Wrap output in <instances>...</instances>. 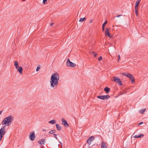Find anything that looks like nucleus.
Returning a JSON list of instances; mask_svg holds the SVG:
<instances>
[{
  "label": "nucleus",
  "mask_w": 148,
  "mask_h": 148,
  "mask_svg": "<svg viewBox=\"0 0 148 148\" xmlns=\"http://www.w3.org/2000/svg\"><path fill=\"white\" fill-rule=\"evenodd\" d=\"M60 77L59 74L54 73L51 76L50 80V86L54 89H56L58 86Z\"/></svg>",
  "instance_id": "1"
},
{
  "label": "nucleus",
  "mask_w": 148,
  "mask_h": 148,
  "mask_svg": "<svg viewBox=\"0 0 148 148\" xmlns=\"http://www.w3.org/2000/svg\"><path fill=\"white\" fill-rule=\"evenodd\" d=\"M14 117L12 115H10L4 118L2 122L3 125H5L6 126H9L12 122Z\"/></svg>",
  "instance_id": "2"
},
{
  "label": "nucleus",
  "mask_w": 148,
  "mask_h": 148,
  "mask_svg": "<svg viewBox=\"0 0 148 148\" xmlns=\"http://www.w3.org/2000/svg\"><path fill=\"white\" fill-rule=\"evenodd\" d=\"M5 126H3L0 129V141L1 140L3 136V135H4L5 133Z\"/></svg>",
  "instance_id": "3"
},
{
  "label": "nucleus",
  "mask_w": 148,
  "mask_h": 148,
  "mask_svg": "<svg viewBox=\"0 0 148 148\" xmlns=\"http://www.w3.org/2000/svg\"><path fill=\"white\" fill-rule=\"evenodd\" d=\"M66 64L68 66L71 67H74L76 66L75 64L71 62L69 58L67 60Z\"/></svg>",
  "instance_id": "4"
},
{
  "label": "nucleus",
  "mask_w": 148,
  "mask_h": 148,
  "mask_svg": "<svg viewBox=\"0 0 148 148\" xmlns=\"http://www.w3.org/2000/svg\"><path fill=\"white\" fill-rule=\"evenodd\" d=\"M113 81L116 82L120 85H122V82L121 79L117 77H113Z\"/></svg>",
  "instance_id": "5"
},
{
  "label": "nucleus",
  "mask_w": 148,
  "mask_h": 148,
  "mask_svg": "<svg viewBox=\"0 0 148 148\" xmlns=\"http://www.w3.org/2000/svg\"><path fill=\"white\" fill-rule=\"evenodd\" d=\"M97 97L100 99L105 100L109 99L110 98V96L109 95H99L97 96Z\"/></svg>",
  "instance_id": "6"
},
{
  "label": "nucleus",
  "mask_w": 148,
  "mask_h": 148,
  "mask_svg": "<svg viewBox=\"0 0 148 148\" xmlns=\"http://www.w3.org/2000/svg\"><path fill=\"white\" fill-rule=\"evenodd\" d=\"M29 137L30 140L32 141H33L36 138L34 132L30 133L29 135Z\"/></svg>",
  "instance_id": "7"
},
{
  "label": "nucleus",
  "mask_w": 148,
  "mask_h": 148,
  "mask_svg": "<svg viewBox=\"0 0 148 148\" xmlns=\"http://www.w3.org/2000/svg\"><path fill=\"white\" fill-rule=\"evenodd\" d=\"M95 138L94 137L92 136H91L89 137L88 139L87 140V143L89 145H90L91 143V142L93 141Z\"/></svg>",
  "instance_id": "8"
},
{
  "label": "nucleus",
  "mask_w": 148,
  "mask_h": 148,
  "mask_svg": "<svg viewBox=\"0 0 148 148\" xmlns=\"http://www.w3.org/2000/svg\"><path fill=\"white\" fill-rule=\"evenodd\" d=\"M62 124L66 127H69V125L67 123L66 121L63 118H62L61 120Z\"/></svg>",
  "instance_id": "9"
},
{
  "label": "nucleus",
  "mask_w": 148,
  "mask_h": 148,
  "mask_svg": "<svg viewBox=\"0 0 148 148\" xmlns=\"http://www.w3.org/2000/svg\"><path fill=\"white\" fill-rule=\"evenodd\" d=\"M105 35H106L108 36L110 38H111L112 37V36H110V34L109 32V29L108 28H106V30L105 31Z\"/></svg>",
  "instance_id": "10"
},
{
  "label": "nucleus",
  "mask_w": 148,
  "mask_h": 148,
  "mask_svg": "<svg viewBox=\"0 0 148 148\" xmlns=\"http://www.w3.org/2000/svg\"><path fill=\"white\" fill-rule=\"evenodd\" d=\"M128 77L130 78V80L131 81V82L132 83L134 82V78L132 75L130 74V75H129V77Z\"/></svg>",
  "instance_id": "11"
},
{
  "label": "nucleus",
  "mask_w": 148,
  "mask_h": 148,
  "mask_svg": "<svg viewBox=\"0 0 148 148\" xmlns=\"http://www.w3.org/2000/svg\"><path fill=\"white\" fill-rule=\"evenodd\" d=\"M101 148H107V145L104 142H102L101 145Z\"/></svg>",
  "instance_id": "12"
},
{
  "label": "nucleus",
  "mask_w": 148,
  "mask_h": 148,
  "mask_svg": "<svg viewBox=\"0 0 148 148\" xmlns=\"http://www.w3.org/2000/svg\"><path fill=\"white\" fill-rule=\"evenodd\" d=\"M38 143L41 145H43L44 144L45 142V139H42L40 140H39L38 141Z\"/></svg>",
  "instance_id": "13"
},
{
  "label": "nucleus",
  "mask_w": 148,
  "mask_h": 148,
  "mask_svg": "<svg viewBox=\"0 0 148 148\" xmlns=\"http://www.w3.org/2000/svg\"><path fill=\"white\" fill-rule=\"evenodd\" d=\"M144 135L143 134H140V135H135L134 136V137L135 138H139L141 137H143L144 136Z\"/></svg>",
  "instance_id": "14"
},
{
  "label": "nucleus",
  "mask_w": 148,
  "mask_h": 148,
  "mask_svg": "<svg viewBox=\"0 0 148 148\" xmlns=\"http://www.w3.org/2000/svg\"><path fill=\"white\" fill-rule=\"evenodd\" d=\"M17 71L19 72V73L21 74L23 73V68L22 67L20 66L18 67V68L17 69Z\"/></svg>",
  "instance_id": "15"
},
{
  "label": "nucleus",
  "mask_w": 148,
  "mask_h": 148,
  "mask_svg": "<svg viewBox=\"0 0 148 148\" xmlns=\"http://www.w3.org/2000/svg\"><path fill=\"white\" fill-rule=\"evenodd\" d=\"M14 65L16 69H17L19 67V65L18 62L17 61H14Z\"/></svg>",
  "instance_id": "16"
},
{
  "label": "nucleus",
  "mask_w": 148,
  "mask_h": 148,
  "mask_svg": "<svg viewBox=\"0 0 148 148\" xmlns=\"http://www.w3.org/2000/svg\"><path fill=\"white\" fill-rule=\"evenodd\" d=\"M56 127L57 130L58 131H60L61 129V127L58 124H56Z\"/></svg>",
  "instance_id": "17"
},
{
  "label": "nucleus",
  "mask_w": 148,
  "mask_h": 148,
  "mask_svg": "<svg viewBox=\"0 0 148 148\" xmlns=\"http://www.w3.org/2000/svg\"><path fill=\"white\" fill-rule=\"evenodd\" d=\"M104 90L107 93H108L110 90V88L108 87H106L104 88Z\"/></svg>",
  "instance_id": "18"
},
{
  "label": "nucleus",
  "mask_w": 148,
  "mask_h": 148,
  "mask_svg": "<svg viewBox=\"0 0 148 148\" xmlns=\"http://www.w3.org/2000/svg\"><path fill=\"white\" fill-rule=\"evenodd\" d=\"M56 121L55 120L53 119L52 120L50 121H49V123H51L52 124H55L56 123Z\"/></svg>",
  "instance_id": "19"
},
{
  "label": "nucleus",
  "mask_w": 148,
  "mask_h": 148,
  "mask_svg": "<svg viewBox=\"0 0 148 148\" xmlns=\"http://www.w3.org/2000/svg\"><path fill=\"white\" fill-rule=\"evenodd\" d=\"M130 74L129 73H121V74L125 76H126L127 77H129V75H130Z\"/></svg>",
  "instance_id": "20"
},
{
  "label": "nucleus",
  "mask_w": 148,
  "mask_h": 148,
  "mask_svg": "<svg viewBox=\"0 0 148 148\" xmlns=\"http://www.w3.org/2000/svg\"><path fill=\"white\" fill-rule=\"evenodd\" d=\"M86 19V18L84 17V18H80V19L79 21L80 22H82L84 20Z\"/></svg>",
  "instance_id": "21"
},
{
  "label": "nucleus",
  "mask_w": 148,
  "mask_h": 148,
  "mask_svg": "<svg viewBox=\"0 0 148 148\" xmlns=\"http://www.w3.org/2000/svg\"><path fill=\"white\" fill-rule=\"evenodd\" d=\"M56 132V130H52L50 131L49 132V133L51 134H52L54 133H55Z\"/></svg>",
  "instance_id": "22"
},
{
  "label": "nucleus",
  "mask_w": 148,
  "mask_h": 148,
  "mask_svg": "<svg viewBox=\"0 0 148 148\" xmlns=\"http://www.w3.org/2000/svg\"><path fill=\"white\" fill-rule=\"evenodd\" d=\"M146 110V109H142L140 111V112L141 113L143 114L144 112Z\"/></svg>",
  "instance_id": "23"
},
{
  "label": "nucleus",
  "mask_w": 148,
  "mask_h": 148,
  "mask_svg": "<svg viewBox=\"0 0 148 148\" xmlns=\"http://www.w3.org/2000/svg\"><path fill=\"white\" fill-rule=\"evenodd\" d=\"M140 0H137L136 1V5H139L140 3Z\"/></svg>",
  "instance_id": "24"
},
{
  "label": "nucleus",
  "mask_w": 148,
  "mask_h": 148,
  "mask_svg": "<svg viewBox=\"0 0 148 148\" xmlns=\"http://www.w3.org/2000/svg\"><path fill=\"white\" fill-rule=\"evenodd\" d=\"M135 10L136 15V16H137L138 15V9H135Z\"/></svg>",
  "instance_id": "25"
},
{
  "label": "nucleus",
  "mask_w": 148,
  "mask_h": 148,
  "mask_svg": "<svg viewBox=\"0 0 148 148\" xmlns=\"http://www.w3.org/2000/svg\"><path fill=\"white\" fill-rule=\"evenodd\" d=\"M107 23V21H106L103 23V25H102V26H103V27L104 26V27H105V25Z\"/></svg>",
  "instance_id": "26"
},
{
  "label": "nucleus",
  "mask_w": 148,
  "mask_h": 148,
  "mask_svg": "<svg viewBox=\"0 0 148 148\" xmlns=\"http://www.w3.org/2000/svg\"><path fill=\"white\" fill-rule=\"evenodd\" d=\"M92 53L93 55L95 57L96 56V55H97V54L95 52H94L93 51H92Z\"/></svg>",
  "instance_id": "27"
},
{
  "label": "nucleus",
  "mask_w": 148,
  "mask_h": 148,
  "mask_svg": "<svg viewBox=\"0 0 148 148\" xmlns=\"http://www.w3.org/2000/svg\"><path fill=\"white\" fill-rule=\"evenodd\" d=\"M54 137L56 138V140H58V138L57 137V134H53Z\"/></svg>",
  "instance_id": "28"
},
{
  "label": "nucleus",
  "mask_w": 148,
  "mask_h": 148,
  "mask_svg": "<svg viewBox=\"0 0 148 148\" xmlns=\"http://www.w3.org/2000/svg\"><path fill=\"white\" fill-rule=\"evenodd\" d=\"M138 5H136L135 8L134 9H138Z\"/></svg>",
  "instance_id": "29"
},
{
  "label": "nucleus",
  "mask_w": 148,
  "mask_h": 148,
  "mask_svg": "<svg viewBox=\"0 0 148 148\" xmlns=\"http://www.w3.org/2000/svg\"><path fill=\"white\" fill-rule=\"evenodd\" d=\"M102 59V57L101 56H100L98 58V60L99 61L101 60Z\"/></svg>",
  "instance_id": "30"
},
{
  "label": "nucleus",
  "mask_w": 148,
  "mask_h": 148,
  "mask_svg": "<svg viewBox=\"0 0 148 148\" xmlns=\"http://www.w3.org/2000/svg\"><path fill=\"white\" fill-rule=\"evenodd\" d=\"M47 0H43V3L44 4H45L46 3H47Z\"/></svg>",
  "instance_id": "31"
},
{
  "label": "nucleus",
  "mask_w": 148,
  "mask_h": 148,
  "mask_svg": "<svg viewBox=\"0 0 148 148\" xmlns=\"http://www.w3.org/2000/svg\"><path fill=\"white\" fill-rule=\"evenodd\" d=\"M40 67L38 66L36 69V71H38L40 69Z\"/></svg>",
  "instance_id": "32"
},
{
  "label": "nucleus",
  "mask_w": 148,
  "mask_h": 148,
  "mask_svg": "<svg viewBox=\"0 0 148 148\" xmlns=\"http://www.w3.org/2000/svg\"><path fill=\"white\" fill-rule=\"evenodd\" d=\"M143 123V122H140V123H139L138 124V125H140L142 124Z\"/></svg>",
  "instance_id": "33"
},
{
  "label": "nucleus",
  "mask_w": 148,
  "mask_h": 148,
  "mask_svg": "<svg viewBox=\"0 0 148 148\" xmlns=\"http://www.w3.org/2000/svg\"><path fill=\"white\" fill-rule=\"evenodd\" d=\"M121 16H122V15L120 14V15H118L116 16V17H119Z\"/></svg>",
  "instance_id": "34"
},
{
  "label": "nucleus",
  "mask_w": 148,
  "mask_h": 148,
  "mask_svg": "<svg viewBox=\"0 0 148 148\" xmlns=\"http://www.w3.org/2000/svg\"><path fill=\"white\" fill-rule=\"evenodd\" d=\"M120 59V56L119 55L118 56V61H119V59Z\"/></svg>",
  "instance_id": "35"
},
{
  "label": "nucleus",
  "mask_w": 148,
  "mask_h": 148,
  "mask_svg": "<svg viewBox=\"0 0 148 148\" xmlns=\"http://www.w3.org/2000/svg\"><path fill=\"white\" fill-rule=\"evenodd\" d=\"M92 21H93V19H91L90 20L89 22H90V23H91L92 22Z\"/></svg>",
  "instance_id": "36"
},
{
  "label": "nucleus",
  "mask_w": 148,
  "mask_h": 148,
  "mask_svg": "<svg viewBox=\"0 0 148 148\" xmlns=\"http://www.w3.org/2000/svg\"><path fill=\"white\" fill-rule=\"evenodd\" d=\"M105 27H104V26L103 27L102 26V30L103 31L104 30Z\"/></svg>",
  "instance_id": "37"
},
{
  "label": "nucleus",
  "mask_w": 148,
  "mask_h": 148,
  "mask_svg": "<svg viewBox=\"0 0 148 148\" xmlns=\"http://www.w3.org/2000/svg\"><path fill=\"white\" fill-rule=\"evenodd\" d=\"M53 24V23H51V24H50L51 26H52Z\"/></svg>",
  "instance_id": "38"
},
{
  "label": "nucleus",
  "mask_w": 148,
  "mask_h": 148,
  "mask_svg": "<svg viewBox=\"0 0 148 148\" xmlns=\"http://www.w3.org/2000/svg\"><path fill=\"white\" fill-rule=\"evenodd\" d=\"M42 130L43 131H46V130H45V129H43Z\"/></svg>",
  "instance_id": "39"
},
{
  "label": "nucleus",
  "mask_w": 148,
  "mask_h": 148,
  "mask_svg": "<svg viewBox=\"0 0 148 148\" xmlns=\"http://www.w3.org/2000/svg\"><path fill=\"white\" fill-rule=\"evenodd\" d=\"M2 111H0V115L1 114Z\"/></svg>",
  "instance_id": "40"
},
{
  "label": "nucleus",
  "mask_w": 148,
  "mask_h": 148,
  "mask_svg": "<svg viewBox=\"0 0 148 148\" xmlns=\"http://www.w3.org/2000/svg\"><path fill=\"white\" fill-rule=\"evenodd\" d=\"M22 1H25V0H22Z\"/></svg>",
  "instance_id": "41"
},
{
  "label": "nucleus",
  "mask_w": 148,
  "mask_h": 148,
  "mask_svg": "<svg viewBox=\"0 0 148 148\" xmlns=\"http://www.w3.org/2000/svg\"><path fill=\"white\" fill-rule=\"evenodd\" d=\"M60 144H62V143H61V142H60Z\"/></svg>",
  "instance_id": "42"
}]
</instances>
